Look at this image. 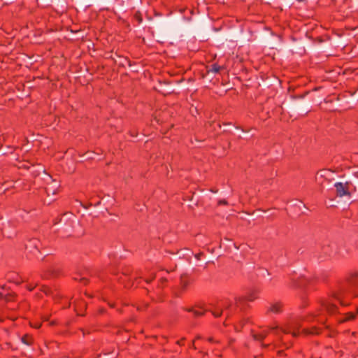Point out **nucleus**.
Instances as JSON below:
<instances>
[{
	"label": "nucleus",
	"instance_id": "1",
	"mask_svg": "<svg viewBox=\"0 0 358 358\" xmlns=\"http://www.w3.org/2000/svg\"><path fill=\"white\" fill-rule=\"evenodd\" d=\"M350 294L346 291H340L335 293L332 299H328L323 303L322 306L324 310L329 314H333L337 311V306L334 303V301L338 302L342 306H347L349 304Z\"/></svg>",
	"mask_w": 358,
	"mask_h": 358
},
{
	"label": "nucleus",
	"instance_id": "2",
	"mask_svg": "<svg viewBox=\"0 0 358 358\" xmlns=\"http://www.w3.org/2000/svg\"><path fill=\"white\" fill-rule=\"evenodd\" d=\"M299 322L300 320H296L289 326L282 327L280 329H278L277 327H273L271 331L275 334H279V332L291 333L294 336H296L298 334V330L300 326Z\"/></svg>",
	"mask_w": 358,
	"mask_h": 358
},
{
	"label": "nucleus",
	"instance_id": "3",
	"mask_svg": "<svg viewBox=\"0 0 358 358\" xmlns=\"http://www.w3.org/2000/svg\"><path fill=\"white\" fill-rule=\"evenodd\" d=\"M231 305L229 302L225 301L221 304L217 305L213 310L212 313L215 317H219L222 314H224L228 316L231 312L229 310Z\"/></svg>",
	"mask_w": 358,
	"mask_h": 358
},
{
	"label": "nucleus",
	"instance_id": "4",
	"mask_svg": "<svg viewBox=\"0 0 358 358\" xmlns=\"http://www.w3.org/2000/svg\"><path fill=\"white\" fill-rule=\"evenodd\" d=\"M334 187L336 188V194L338 196H349L350 192L348 189V183H343V182H336L334 184Z\"/></svg>",
	"mask_w": 358,
	"mask_h": 358
},
{
	"label": "nucleus",
	"instance_id": "5",
	"mask_svg": "<svg viewBox=\"0 0 358 358\" xmlns=\"http://www.w3.org/2000/svg\"><path fill=\"white\" fill-rule=\"evenodd\" d=\"M59 188V183L56 180H52V183L45 187L46 193L48 196L55 195Z\"/></svg>",
	"mask_w": 358,
	"mask_h": 358
},
{
	"label": "nucleus",
	"instance_id": "6",
	"mask_svg": "<svg viewBox=\"0 0 358 358\" xmlns=\"http://www.w3.org/2000/svg\"><path fill=\"white\" fill-rule=\"evenodd\" d=\"M39 244V241L38 239H32L29 241L28 243L26 244V249L29 250V252H32V248L35 249L36 251H38V247Z\"/></svg>",
	"mask_w": 358,
	"mask_h": 358
},
{
	"label": "nucleus",
	"instance_id": "7",
	"mask_svg": "<svg viewBox=\"0 0 358 358\" xmlns=\"http://www.w3.org/2000/svg\"><path fill=\"white\" fill-rule=\"evenodd\" d=\"M332 174V172L329 169L320 170L317 173L316 180L320 182V178H328Z\"/></svg>",
	"mask_w": 358,
	"mask_h": 358
},
{
	"label": "nucleus",
	"instance_id": "8",
	"mask_svg": "<svg viewBox=\"0 0 358 358\" xmlns=\"http://www.w3.org/2000/svg\"><path fill=\"white\" fill-rule=\"evenodd\" d=\"M282 306L280 302H274L268 307V310L273 313H278L281 311Z\"/></svg>",
	"mask_w": 358,
	"mask_h": 358
},
{
	"label": "nucleus",
	"instance_id": "9",
	"mask_svg": "<svg viewBox=\"0 0 358 358\" xmlns=\"http://www.w3.org/2000/svg\"><path fill=\"white\" fill-rule=\"evenodd\" d=\"M22 341L23 343L29 345L31 343V338L29 337L28 336H25L22 338Z\"/></svg>",
	"mask_w": 358,
	"mask_h": 358
},
{
	"label": "nucleus",
	"instance_id": "10",
	"mask_svg": "<svg viewBox=\"0 0 358 358\" xmlns=\"http://www.w3.org/2000/svg\"><path fill=\"white\" fill-rule=\"evenodd\" d=\"M303 331L306 333V334H319V331L316 328H314L312 330H306V329H303Z\"/></svg>",
	"mask_w": 358,
	"mask_h": 358
},
{
	"label": "nucleus",
	"instance_id": "11",
	"mask_svg": "<svg viewBox=\"0 0 358 358\" xmlns=\"http://www.w3.org/2000/svg\"><path fill=\"white\" fill-rule=\"evenodd\" d=\"M264 337H265V334L263 333H260L259 334H255L254 336L255 339L258 340V341L262 340Z\"/></svg>",
	"mask_w": 358,
	"mask_h": 358
},
{
	"label": "nucleus",
	"instance_id": "12",
	"mask_svg": "<svg viewBox=\"0 0 358 358\" xmlns=\"http://www.w3.org/2000/svg\"><path fill=\"white\" fill-rule=\"evenodd\" d=\"M355 315L354 313H348L346 316H345V318L343 321H346V320H353L355 318Z\"/></svg>",
	"mask_w": 358,
	"mask_h": 358
},
{
	"label": "nucleus",
	"instance_id": "13",
	"mask_svg": "<svg viewBox=\"0 0 358 358\" xmlns=\"http://www.w3.org/2000/svg\"><path fill=\"white\" fill-rule=\"evenodd\" d=\"M221 67L219 65L213 64L212 66V71L214 73H217L220 70Z\"/></svg>",
	"mask_w": 358,
	"mask_h": 358
},
{
	"label": "nucleus",
	"instance_id": "14",
	"mask_svg": "<svg viewBox=\"0 0 358 358\" xmlns=\"http://www.w3.org/2000/svg\"><path fill=\"white\" fill-rule=\"evenodd\" d=\"M0 299H4L6 301L9 300L8 294L1 292H0Z\"/></svg>",
	"mask_w": 358,
	"mask_h": 358
},
{
	"label": "nucleus",
	"instance_id": "15",
	"mask_svg": "<svg viewBox=\"0 0 358 358\" xmlns=\"http://www.w3.org/2000/svg\"><path fill=\"white\" fill-rule=\"evenodd\" d=\"M43 292L45 293V294L48 295L50 294V290L49 288L45 287H43Z\"/></svg>",
	"mask_w": 358,
	"mask_h": 358
},
{
	"label": "nucleus",
	"instance_id": "16",
	"mask_svg": "<svg viewBox=\"0 0 358 358\" xmlns=\"http://www.w3.org/2000/svg\"><path fill=\"white\" fill-rule=\"evenodd\" d=\"M194 315H196V316H199V315H203V312H202L201 310H195L194 311Z\"/></svg>",
	"mask_w": 358,
	"mask_h": 358
},
{
	"label": "nucleus",
	"instance_id": "17",
	"mask_svg": "<svg viewBox=\"0 0 358 358\" xmlns=\"http://www.w3.org/2000/svg\"><path fill=\"white\" fill-rule=\"evenodd\" d=\"M33 327H34V328H36V329H38V328H39V327H41V324L37 323V324H36L33 325Z\"/></svg>",
	"mask_w": 358,
	"mask_h": 358
},
{
	"label": "nucleus",
	"instance_id": "18",
	"mask_svg": "<svg viewBox=\"0 0 358 358\" xmlns=\"http://www.w3.org/2000/svg\"><path fill=\"white\" fill-rule=\"evenodd\" d=\"M227 202L225 201H220L219 202L220 204H225Z\"/></svg>",
	"mask_w": 358,
	"mask_h": 358
},
{
	"label": "nucleus",
	"instance_id": "19",
	"mask_svg": "<svg viewBox=\"0 0 358 358\" xmlns=\"http://www.w3.org/2000/svg\"><path fill=\"white\" fill-rule=\"evenodd\" d=\"M317 320H318V321H319L320 322H324V320H323V319H322V318H318Z\"/></svg>",
	"mask_w": 358,
	"mask_h": 358
},
{
	"label": "nucleus",
	"instance_id": "20",
	"mask_svg": "<svg viewBox=\"0 0 358 358\" xmlns=\"http://www.w3.org/2000/svg\"><path fill=\"white\" fill-rule=\"evenodd\" d=\"M28 289L29 290H32L34 289V287H30V286H28Z\"/></svg>",
	"mask_w": 358,
	"mask_h": 358
},
{
	"label": "nucleus",
	"instance_id": "21",
	"mask_svg": "<svg viewBox=\"0 0 358 358\" xmlns=\"http://www.w3.org/2000/svg\"><path fill=\"white\" fill-rule=\"evenodd\" d=\"M254 299H255V297H251L250 299L253 300Z\"/></svg>",
	"mask_w": 358,
	"mask_h": 358
},
{
	"label": "nucleus",
	"instance_id": "22",
	"mask_svg": "<svg viewBox=\"0 0 358 358\" xmlns=\"http://www.w3.org/2000/svg\"><path fill=\"white\" fill-rule=\"evenodd\" d=\"M357 313H358V308H357Z\"/></svg>",
	"mask_w": 358,
	"mask_h": 358
}]
</instances>
